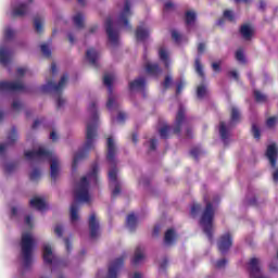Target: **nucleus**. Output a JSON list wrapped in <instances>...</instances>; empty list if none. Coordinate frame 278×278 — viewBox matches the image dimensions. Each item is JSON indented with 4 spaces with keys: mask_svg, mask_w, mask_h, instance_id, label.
Segmentation results:
<instances>
[{
    "mask_svg": "<svg viewBox=\"0 0 278 278\" xmlns=\"http://www.w3.org/2000/svg\"><path fill=\"white\" fill-rule=\"evenodd\" d=\"M97 173H99V165L93 164L91 172L80 178L75 185L74 197L75 201L70 208V218L72 225L79 223V203H90L92 201V194L90 193V187L97 184Z\"/></svg>",
    "mask_w": 278,
    "mask_h": 278,
    "instance_id": "f257e3e1",
    "label": "nucleus"
},
{
    "mask_svg": "<svg viewBox=\"0 0 278 278\" xmlns=\"http://www.w3.org/2000/svg\"><path fill=\"white\" fill-rule=\"evenodd\" d=\"M134 13L131 12V3L129 0L125 1L124 8L117 16H109L105 21V30L109 38V45L111 47L118 46V31L121 29H130L129 17Z\"/></svg>",
    "mask_w": 278,
    "mask_h": 278,
    "instance_id": "f03ea898",
    "label": "nucleus"
},
{
    "mask_svg": "<svg viewBox=\"0 0 278 278\" xmlns=\"http://www.w3.org/2000/svg\"><path fill=\"white\" fill-rule=\"evenodd\" d=\"M88 112L90 114V118L87 123L86 129V142L83 147V150L74 155L72 168L75 170L77 168V162L88 153V151H92L94 149V142H97V127H99V115L97 114V103L91 102L88 106Z\"/></svg>",
    "mask_w": 278,
    "mask_h": 278,
    "instance_id": "7ed1b4c3",
    "label": "nucleus"
},
{
    "mask_svg": "<svg viewBox=\"0 0 278 278\" xmlns=\"http://www.w3.org/2000/svg\"><path fill=\"white\" fill-rule=\"evenodd\" d=\"M24 155L26 160H30L33 162H49L51 178L58 179V177H60V170H62V163L60 162V157H58L55 153L45 149V146L35 143L33 151H26Z\"/></svg>",
    "mask_w": 278,
    "mask_h": 278,
    "instance_id": "20e7f679",
    "label": "nucleus"
},
{
    "mask_svg": "<svg viewBox=\"0 0 278 278\" xmlns=\"http://www.w3.org/2000/svg\"><path fill=\"white\" fill-rule=\"evenodd\" d=\"M106 160L111 165L109 169L110 188L112 190L113 197H118V194H121V179H118V169L114 167L116 166V139H114V137H109L106 140Z\"/></svg>",
    "mask_w": 278,
    "mask_h": 278,
    "instance_id": "39448f33",
    "label": "nucleus"
},
{
    "mask_svg": "<svg viewBox=\"0 0 278 278\" xmlns=\"http://www.w3.org/2000/svg\"><path fill=\"white\" fill-rule=\"evenodd\" d=\"M34 247H36V238L31 231L22 233L21 241V262L24 268H29V264L34 262Z\"/></svg>",
    "mask_w": 278,
    "mask_h": 278,
    "instance_id": "423d86ee",
    "label": "nucleus"
},
{
    "mask_svg": "<svg viewBox=\"0 0 278 278\" xmlns=\"http://www.w3.org/2000/svg\"><path fill=\"white\" fill-rule=\"evenodd\" d=\"M12 92H25V85L21 80L0 81V123H3V119L5 118V113H3L1 105Z\"/></svg>",
    "mask_w": 278,
    "mask_h": 278,
    "instance_id": "0eeeda50",
    "label": "nucleus"
},
{
    "mask_svg": "<svg viewBox=\"0 0 278 278\" xmlns=\"http://www.w3.org/2000/svg\"><path fill=\"white\" fill-rule=\"evenodd\" d=\"M214 203H216V200L206 202V206L200 218V226L208 240H212V233H214Z\"/></svg>",
    "mask_w": 278,
    "mask_h": 278,
    "instance_id": "6e6552de",
    "label": "nucleus"
},
{
    "mask_svg": "<svg viewBox=\"0 0 278 278\" xmlns=\"http://www.w3.org/2000/svg\"><path fill=\"white\" fill-rule=\"evenodd\" d=\"M184 125H186V109L184 106H179L173 127L164 125L159 130L161 138H168V136L173 134H179Z\"/></svg>",
    "mask_w": 278,
    "mask_h": 278,
    "instance_id": "1a4fd4ad",
    "label": "nucleus"
},
{
    "mask_svg": "<svg viewBox=\"0 0 278 278\" xmlns=\"http://www.w3.org/2000/svg\"><path fill=\"white\" fill-rule=\"evenodd\" d=\"M42 257L45 264H50L51 266H53V268H64V266H66L67 264L65 260L60 258L55 255L51 243H43Z\"/></svg>",
    "mask_w": 278,
    "mask_h": 278,
    "instance_id": "9d476101",
    "label": "nucleus"
},
{
    "mask_svg": "<svg viewBox=\"0 0 278 278\" xmlns=\"http://www.w3.org/2000/svg\"><path fill=\"white\" fill-rule=\"evenodd\" d=\"M238 121H240V110H238V108L236 106H232L230 123L228 125L225 122L219 123V136L224 144L229 143V137L231 136V134L229 132V129H231V127L236 125Z\"/></svg>",
    "mask_w": 278,
    "mask_h": 278,
    "instance_id": "9b49d317",
    "label": "nucleus"
},
{
    "mask_svg": "<svg viewBox=\"0 0 278 278\" xmlns=\"http://www.w3.org/2000/svg\"><path fill=\"white\" fill-rule=\"evenodd\" d=\"M116 81V76L114 74L108 73L104 74L103 77V84L106 86L109 90V98L106 102V108L112 112L113 110H118V98L116 94L112 92V86H114V83Z\"/></svg>",
    "mask_w": 278,
    "mask_h": 278,
    "instance_id": "f8f14e48",
    "label": "nucleus"
},
{
    "mask_svg": "<svg viewBox=\"0 0 278 278\" xmlns=\"http://www.w3.org/2000/svg\"><path fill=\"white\" fill-rule=\"evenodd\" d=\"M66 81H68V75H63L58 85L53 84V81H48L46 85L41 87L42 92H54L58 94L61 90H64L66 87Z\"/></svg>",
    "mask_w": 278,
    "mask_h": 278,
    "instance_id": "ddd939ff",
    "label": "nucleus"
},
{
    "mask_svg": "<svg viewBox=\"0 0 278 278\" xmlns=\"http://www.w3.org/2000/svg\"><path fill=\"white\" fill-rule=\"evenodd\" d=\"M123 262H125V256H121L112 261L109 265L106 278H118V271L123 268ZM97 278H101V273L98 274Z\"/></svg>",
    "mask_w": 278,
    "mask_h": 278,
    "instance_id": "4468645a",
    "label": "nucleus"
},
{
    "mask_svg": "<svg viewBox=\"0 0 278 278\" xmlns=\"http://www.w3.org/2000/svg\"><path fill=\"white\" fill-rule=\"evenodd\" d=\"M31 1L33 0H28L27 2H12L10 9L11 16H25L29 10V3H31Z\"/></svg>",
    "mask_w": 278,
    "mask_h": 278,
    "instance_id": "2eb2a0df",
    "label": "nucleus"
},
{
    "mask_svg": "<svg viewBox=\"0 0 278 278\" xmlns=\"http://www.w3.org/2000/svg\"><path fill=\"white\" fill-rule=\"evenodd\" d=\"M277 156H278V146L277 143L273 142L267 146L266 150V157L269 160V164L271 168L277 166Z\"/></svg>",
    "mask_w": 278,
    "mask_h": 278,
    "instance_id": "dca6fc26",
    "label": "nucleus"
},
{
    "mask_svg": "<svg viewBox=\"0 0 278 278\" xmlns=\"http://www.w3.org/2000/svg\"><path fill=\"white\" fill-rule=\"evenodd\" d=\"M30 207L38 210V212H47L49 210V205L47 204V200L42 195H36L30 201Z\"/></svg>",
    "mask_w": 278,
    "mask_h": 278,
    "instance_id": "f3484780",
    "label": "nucleus"
},
{
    "mask_svg": "<svg viewBox=\"0 0 278 278\" xmlns=\"http://www.w3.org/2000/svg\"><path fill=\"white\" fill-rule=\"evenodd\" d=\"M16 140H18V134H16L15 128H12V130L8 135V143H0V157H3V155H5L8 147H10V144H14Z\"/></svg>",
    "mask_w": 278,
    "mask_h": 278,
    "instance_id": "a211bd4d",
    "label": "nucleus"
},
{
    "mask_svg": "<svg viewBox=\"0 0 278 278\" xmlns=\"http://www.w3.org/2000/svg\"><path fill=\"white\" fill-rule=\"evenodd\" d=\"M12 62V51L5 43L0 46V64L2 66H8Z\"/></svg>",
    "mask_w": 278,
    "mask_h": 278,
    "instance_id": "6ab92c4d",
    "label": "nucleus"
},
{
    "mask_svg": "<svg viewBox=\"0 0 278 278\" xmlns=\"http://www.w3.org/2000/svg\"><path fill=\"white\" fill-rule=\"evenodd\" d=\"M149 34H151V30L149 29V24L147 23H141L139 24V26L137 27L136 30V39L139 42H143V40H147V38H149Z\"/></svg>",
    "mask_w": 278,
    "mask_h": 278,
    "instance_id": "aec40b11",
    "label": "nucleus"
},
{
    "mask_svg": "<svg viewBox=\"0 0 278 278\" xmlns=\"http://www.w3.org/2000/svg\"><path fill=\"white\" fill-rule=\"evenodd\" d=\"M217 245L220 253L223 254L227 253L229 249H231V235L226 233L222 236Z\"/></svg>",
    "mask_w": 278,
    "mask_h": 278,
    "instance_id": "412c9836",
    "label": "nucleus"
},
{
    "mask_svg": "<svg viewBox=\"0 0 278 278\" xmlns=\"http://www.w3.org/2000/svg\"><path fill=\"white\" fill-rule=\"evenodd\" d=\"M89 229L91 238H97V236H99V219H97V215L94 213L89 217Z\"/></svg>",
    "mask_w": 278,
    "mask_h": 278,
    "instance_id": "4be33fe9",
    "label": "nucleus"
},
{
    "mask_svg": "<svg viewBox=\"0 0 278 278\" xmlns=\"http://www.w3.org/2000/svg\"><path fill=\"white\" fill-rule=\"evenodd\" d=\"M185 23L188 29H191V27H197V12L194 10L186 11Z\"/></svg>",
    "mask_w": 278,
    "mask_h": 278,
    "instance_id": "5701e85b",
    "label": "nucleus"
},
{
    "mask_svg": "<svg viewBox=\"0 0 278 278\" xmlns=\"http://www.w3.org/2000/svg\"><path fill=\"white\" fill-rule=\"evenodd\" d=\"M240 34L243 40H251L253 38V34H255V28L251 24H243L240 27Z\"/></svg>",
    "mask_w": 278,
    "mask_h": 278,
    "instance_id": "b1692460",
    "label": "nucleus"
},
{
    "mask_svg": "<svg viewBox=\"0 0 278 278\" xmlns=\"http://www.w3.org/2000/svg\"><path fill=\"white\" fill-rule=\"evenodd\" d=\"M144 78H138L129 83L130 92H140L144 90Z\"/></svg>",
    "mask_w": 278,
    "mask_h": 278,
    "instance_id": "393cba45",
    "label": "nucleus"
},
{
    "mask_svg": "<svg viewBox=\"0 0 278 278\" xmlns=\"http://www.w3.org/2000/svg\"><path fill=\"white\" fill-rule=\"evenodd\" d=\"M86 60L89 64H97V62L99 61V50L94 48H89L86 51Z\"/></svg>",
    "mask_w": 278,
    "mask_h": 278,
    "instance_id": "a878e982",
    "label": "nucleus"
},
{
    "mask_svg": "<svg viewBox=\"0 0 278 278\" xmlns=\"http://www.w3.org/2000/svg\"><path fill=\"white\" fill-rule=\"evenodd\" d=\"M176 241H177V232H175L174 229H168L165 232L164 244L166 247H170L175 244Z\"/></svg>",
    "mask_w": 278,
    "mask_h": 278,
    "instance_id": "bb28decb",
    "label": "nucleus"
},
{
    "mask_svg": "<svg viewBox=\"0 0 278 278\" xmlns=\"http://www.w3.org/2000/svg\"><path fill=\"white\" fill-rule=\"evenodd\" d=\"M159 58L161 62H163L165 68H168V66H170V54L168 53V50H166V48H160Z\"/></svg>",
    "mask_w": 278,
    "mask_h": 278,
    "instance_id": "cd10ccee",
    "label": "nucleus"
},
{
    "mask_svg": "<svg viewBox=\"0 0 278 278\" xmlns=\"http://www.w3.org/2000/svg\"><path fill=\"white\" fill-rule=\"evenodd\" d=\"M144 262V249L137 248L135 251V256L132 258V264L138 266V264H142Z\"/></svg>",
    "mask_w": 278,
    "mask_h": 278,
    "instance_id": "c85d7f7f",
    "label": "nucleus"
},
{
    "mask_svg": "<svg viewBox=\"0 0 278 278\" xmlns=\"http://www.w3.org/2000/svg\"><path fill=\"white\" fill-rule=\"evenodd\" d=\"M126 227L134 231L138 227V217L135 214H129L126 218Z\"/></svg>",
    "mask_w": 278,
    "mask_h": 278,
    "instance_id": "c756f323",
    "label": "nucleus"
},
{
    "mask_svg": "<svg viewBox=\"0 0 278 278\" xmlns=\"http://www.w3.org/2000/svg\"><path fill=\"white\" fill-rule=\"evenodd\" d=\"M146 70L149 75H157L161 73L160 66L156 63L148 61L146 63Z\"/></svg>",
    "mask_w": 278,
    "mask_h": 278,
    "instance_id": "7c9ffc66",
    "label": "nucleus"
},
{
    "mask_svg": "<svg viewBox=\"0 0 278 278\" xmlns=\"http://www.w3.org/2000/svg\"><path fill=\"white\" fill-rule=\"evenodd\" d=\"M34 27L37 34H42L45 29V18L42 16H36L34 20Z\"/></svg>",
    "mask_w": 278,
    "mask_h": 278,
    "instance_id": "2f4dec72",
    "label": "nucleus"
},
{
    "mask_svg": "<svg viewBox=\"0 0 278 278\" xmlns=\"http://www.w3.org/2000/svg\"><path fill=\"white\" fill-rule=\"evenodd\" d=\"M2 166L8 175H11V173H15L16 168H18V165H16V163L14 162H4L2 163Z\"/></svg>",
    "mask_w": 278,
    "mask_h": 278,
    "instance_id": "473e14b6",
    "label": "nucleus"
},
{
    "mask_svg": "<svg viewBox=\"0 0 278 278\" xmlns=\"http://www.w3.org/2000/svg\"><path fill=\"white\" fill-rule=\"evenodd\" d=\"M23 110V103L18 99H14L11 104V112L12 114H18Z\"/></svg>",
    "mask_w": 278,
    "mask_h": 278,
    "instance_id": "72a5a7b5",
    "label": "nucleus"
},
{
    "mask_svg": "<svg viewBox=\"0 0 278 278\" xmlns=\"http://www.w3.org/2000/svg\"><path fill=\"white\" fill-rule=\"evenodd\" d=\"M74 25H76L78 28L84 27V15L81 13H76L73 16Z\"/></svg>",
    "mask_w": 278,
    "mask_h": 278,
    "instance_id": "f704fd0d",
    "label": "nucleus"
},
{
    "mask_svg": "<svg viewBox=\"0 0 278 278\" xmlns=\"http://www.w3.org/2000/svg\"><path fill=\"white\" fill-rule=\"evenodd\" d=\"M197 94H198V99H204V97L207 96V87H205V85L203 84L198 86Z\"/></svg>",
    "mask_w": 278,
    "mask_h": 278,
    "instance_id": "c9c22d12",
    "label": "nucleus"
},
{
    "mask_svg": "<svg viewBox=\"0 0 278 278\" xmlns=\"http://www.w3.org/2000/svg\"><path fill=\"white\" fill-rule=\"evenodd\" d=\"M16 35V31H14V29L7 27L4 29V40H12V38H14V36Z\"/></svg>",
    "mask_w": 278,
    "mask_h": 278,
    "instance_id": "e433bc0d",
    "label": "nucleus"
},
{
    "mask_svg": "<svg viewBox=\"0 0 278 278\" xmlns=\"http://www.w3.org/2000/svg\"><path fill=\"white\" fill-rule=\"evenodd\" d=\"M195 71L200 77H205V74L203 73V65H201V61L199 59L195 60L194 63Z\"/></svg>",
    "mask_w": 278,
    "mask_h": 278,
    "instance_id": "4c0bfd02",
    "label": "nucleus"
},
{
    "mask_svg": "<svg viewBox=\"0 0 278 278\" xmlns=\"http://www.w3.org/2000/svg\"><path fill=\"white\" fill-rule=\"evenodd\" d=\"M21 212H23L21 206H12L11 207V218H18V216H21Z\"/></svg>",
    "mask_w": 278,
    "mask_h": 278,
    "instance_id": "58836bf2",
    "label": "nucleus"
},
{
    "mask_svg": "<svg viewBox=\"0 0 278 278\" xmlns=\"http://www.w3.org/2000/svg\"><path fill=\"white\" fill-rule=\"evenodd\" d=\"M236 60H238L241 64H244V62H247V59L244 58V50L242 49L237 50Z\"/></svg>",
    "mask_w": 278,
    "mask_h": 278,
    "instance_id": "ea45409f",
    "label": "nucleus"
},
{
    "mask_svg": "<svg viewBox=\"0 0 278 278\" xmlns=\"http://www.w3.org/2000/svg\"><path fill=\"white\" fill-rule=\"evenodd\" d=\"M224 18H226V21H230V22L236 21V14L231 10H226V11H224Z\"/></svg>",
    "mask_w": 278,
    "mask_h": 278,
    "instance_id": "a19ab883",
    "label": "nucleus"
},
{
    "mask_svg": "<svg viewBox=\"0 0 278 278\" xmlns=\"http://www.w3.org/2000/svg\"><path fill=\"white\" fill-rule=\"evenodd\" d=\"M255 100L260 103H263V101H266V94L262 93L260 90L254 91Z\"/></svg>",
    "mask_w": 278,
    "mask_h": 278,
    "instance_id": "79ce46f5",
    "label": "nucleus"
},
{
    "mask_svg": "<svg viewBox=\"0 0 278 278\" xmlns=\"http://www.w3.org/2000/svg\"><path fill=\"white\" fill-rule=\"evenodd\" d=\"M278 123V117H269L266 122V126L269 128V129H273L275 128V126L277 125Z\"/></svg>",
    "mask_w": 278,
    "mask_h": 278,
    "instance_id": "37998d69",
    "label": "nucleus"
},
{
    "mask_svg": "<svg viewBox=\"0 0 278 278\" xmlns=\"http://www.w3.org/2000/svg\"><path fill=\"white\" fill-rule=\"evenodd\" d=\"M172 38H173V40H175V42H177L178 45H180L181 40H184V36H181L177 30H173V31H172Z\"/></svg>",
    "mask_w": 278,
    "mask_h": 278,
    "instance_id": "c03bdc74",
    "label": "nucleus"
},
{
    "mask_svg": "<svg viewBox=\"0 0 278 278\" xmlns=\"http://www.w3.org/2000/svg\"><path fill=\"white\" fill-rule=\"evenodd\" d=\"M25 75H29V70L27 67H18L16 72V76L25 77Z\"/></svg>",
    "mask_w": 278,
    "mask_h": 278,
    "instance_id": "a18cd8bd",
    "label": "nucleus"
},
{
    "mask_svg": "<svg viewBox=\"0 0 278 278\" xmlns=\"http://www.w3.org/2000/svg\"><path fill=\"white\" fill-rule=\"evenodd\" d=\"M173 10H175V3L170 1L165 2L163 12H173Z\"/></svg>",
    "mask_w": 278,
    "mask_h": 278,
    "instance_id": "49530a36",
    "label": "nucleus"
},
{
    "mask_svg": "<svg viewBox=\"0 0 278 278\" xmlns=\"http://www.w3.org/2000/svg\"><path fill=\"white\" fill-rule=\"evenodd\" d=\"M24 224L26 225V227H34V216L26 215L24 217Z\"/></svg>",
    "mask_w": 278,
    "mask_h": 278,
    "instance_id": "de8ad7c7",
    "label": "nucleus"
},
{
    "mask_svg": "<svg viewBox=\"0 0 278 278\" xmlns=\"http://www.w3.org/2000/svg\"><path fill=\"white\" fill-rule=\"evenodd\" d=\"M172 86H173V76L172 75H167L165 77V80L163 81V87L170 88Z\"/></svg>",
    "mask_w": 278,
    "mask_h": 278,
    "instance_id": "09e8293b",
    "label": "nucleus"
},
{
    "mask_svg": "<svg viewBox=\"0 0 278 278\" xmlns=\"http://www.w3.org/2000/svg\"><path fill=\"white\" fill-rule=\"evenodd\" d=\"M30 179H31V181H38V179H40V170L33 169L30 172Z\"/></svg>",
    "mask_w": 278,
    "mask_h": 278,
    "instance_id": "8fccbe9b",
    "label": "nucleus"
},
{
    "mask_svg": "<svg viewBox=\"0 0 278 278\" xmlns=\"http://www.w3.org/2000/svg\"><path fill=\"white\" fill-rule=\"evenodd\" d=\"M41 53H42L46 58H50V56H51V49H49V46H47V45H41Z\"/></svg>",
    "mask_w": 278,
    "mask_h": 278,
    "instance_id": "3c124183",
    "label": "nucleus"
},
{
    "mask_svg": "<svg viewBox=\"0 0 278 278\" xmlns=\"http://www.w3.org/2000/svg\"><path fill=\"white\" fill-rule=\"evenodd\" d=\"M54 233L59 237L62 238V233H64V227L60 224L54 226Z\"/></svg>",
    "mask_w": 278,
    "mask_h": 278,
    "instance_id": "603ef678",
    "label": "nucleus"
},
{
    "mask_svg": "<svg viewBox=\"0 0 278 278\" xmlns=\"http://www.w3.org/2000/svg\"><path fill=\"white\" fill-rule=\"evenodd\" d=\"M252 134L256 140H260V127L255 124L252 125Z\"/></svg>",
    "mask_w": 278,
    "mask_h": 278,
    "instance_id": "864d4df0",
    "label": "nucleus"
},
{
    "mask_svg": "<svg viewBox=\"0 0 278 278\" xmlns=\"http://www.w3.org/2000/svg\"><path fill=\"white\" fill-rule=\"evenodd\" d=\"M185 87H186V81L184 80L178 81L176 85V94H179Z\"/></svg>",
    "mask_w": 278,
    "mask_h": 278,
    "instance_id": "5fc2aeb1",
    "label": "nucleus"
},
{
    "mask_svg": "<svg viewBox=\"0 0 278 278\" xmlns=\"http://www.w3.org/2000/svg\"><path fill=\"white\" fill-rule=\"evenodd\" d=\"M216 268H225L227 266V260L222 258L215 263Z\"/></svg>",
    "mask_w": 278,
    "mask_h": 278,
    "instance_id": "6e6d98bb",
    "label": "nucleus"
},
{
    "mask_svg": "<svg viewBox=\"0 0 278 278\" xmlns=\"http://www.w3.org/2000/svg\"><path fill=\"white\" fill-rule=\"evenodd\" d=\"M125 118H127V115L119 111L115 121L117 123H123V121H125Z\"/></svg>",
    "mask_w": 278,
    "mask_h": 278,
    "instance_id": "4d7b16f0",
    "label": "nucleus"
},
{
    "mask_svg": "<svg viewBox=\"0 0 278 278\" xmlns=\"http://www.w3.org/2000/svg\"><path fill=\"white\" fill-rule=\"evenodd\" d=\"M220 64H222L220 61L214 62V63L212 64V68H213V71H214L215 73H219V72H220Z\"/></svg>",
    "mask_w": 278,
    "mask_h": 278,
    "instance_id": "13d9d810",
    "label": "nucleus"
},
{
    "mask_svg": "<svg viewBox=\"0 0 278 278\" xmlns=\"http://www.w3.org/2000/svg\"><path fill=\"white\" fill-rule=\"evenodd\" d=\"M199 210H201V205L194 204V205L191 207V216H197V212H199Z\"/></svg>",
    "mask_w": 278,
    "mask_h": 278,
    "instance_id": "bf43d9fd",
    "label": "nucleus"
},
{
    "mask_svg": "<svg viewBox=\"0 0 278 278\" xmlns=\"http://www.w3.org/2000/svg\"><path fill=\"white\" fill-rule=\"evenodd\" d=\"M271 176H273V181H274L275 184H278V167H276V168L274 169Z\"/></svg>",
    "mask_w": 278,
    "mask_h": 278,
    "instance_id": "052dcab7",
    "label": "nucleus"
},
{
    "mask_svg": "<svg viewBox=\"0 0 278 278\" xmlns=\"http://www.w3.org/2000/svg\"><path fill=\"white\" fill-rule=\"evenodd\" d=\"M156 146H157V140L151 139V140L149 141V147H150V150H151V151L155 150V147H156Z\"/></svg>",
    "mask_w": 278,
    "mask_h": 278,
    "instance_id": "680f3d73",
    "label": "nucleus"
},
{
    "mask_svg": "<svg viewBox=\"0 0 278 278\" xmlns=\"http://www.w3.org/2000/svg\"><path fill=\"white\" fill-rule=\"evenodd\" d=\"M56 103L59 108H62V105H64V98H62L61 96H58Z\"/></svg>",
    "mask_w": 278,
    "mask_h": 278,
    "instance_id": "e2e57ef3",
    "label": "nucleus"
},
{
    "mask_svg": "<svg viewBox=\"0 0 278 278\" xmlns=\"http://www.w3.org/2000/svg\"><path fill=\"white\" fill-rule=\"evenodd\" d=\"M205 52V43H199L198 46V53H204Z\"/></svg>",
    "mask_w": 278,
    "mask_h": 278,
    "instance_id": "0e129e2a",
    "label": "nucleus"
},
{
    "mask_svg": "<svg viewBox=\"0 0 278 278\" xmlns=\"http://www.w3.org/2000/svg\"><path fill=\"white\" fill-rule=\"evenodd\" d=\"M50 140H52L53 142H55V140H58V134L55 131H52L50 134Z\"/></svg>",
    "mask_w": 278,
    "mask_h": 278,
    "instance_id": "69168bd1",
    "label": "nucleus"
},
{
    "mask_svg": "<svg viewBox=\"0 0 278 278\" xmlns=\"http://www.w3.org/2000/svg\"><path fill=\"white\" fill-rule=\"evenodd\" d=\"M199 153L200 151L197 149L191 150V155H193V157H199Z\"/></svg>",
    "mask_w": 278,
    "mask_h": 278,
    "instance_id": "338daca9",
    "label": "nucleus"
},
{
    "mask_svg": "<svg viewBox=\"0 0 278 278\" xmlns=\"http://www.w3.org/2000/svg\"><path fill=\"white\" fill-rule=\"evenodd\" d=\"M266 9V1L261 0L260 1V10H265Z\"/></svg>",
    "mask_w": 278,
    "mask_h": 278,
    "instance_id": "774afa93",
    "label": "nucleus"
}]
</instances>
